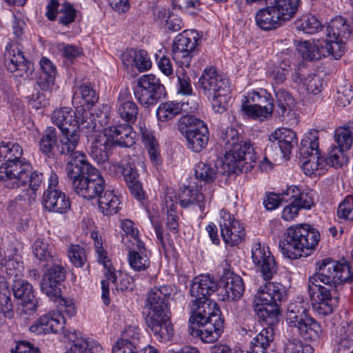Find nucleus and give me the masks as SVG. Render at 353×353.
I'll return each mask as SVG.
<instances>
[{"label":"nucleus","mask_w":353,"mask_h":353,"mask_svg":"<svg viewBox=\"0 0 353 353\" xmlns=\"http://www.w3.org/2000/svg\"><path fill=\"white\" fill-rule=\"evenodd\" d=\"M334 139L336 147L349 150L353 142V125L337 128L334 131Z\"/></svg>","instance_id":"nucleus-55"},{"label":"nucleus","mask_w":353,"mask_h":353,"mask_svg":"<svg viewBox=\"0 0 353 353\" xmlns=\"http://www.w3.org/2000/svg\"><path fill=\"white\" fill-rule=\"evenodd\" d=\"M302 167L305 174L309 176L321 175L327 169L324 157H321L319 153L310 154V158L303 160Z\"/></svg>","instance_id":"nucleus-47"},{"label":"nucleus","mask_w":353,"mask_h":353,"mask_svg":"<svg viewBox=\"0 0 353 353\" xmlns=\"http://www.w3.org/2000/svg\"><path fill=\"white\" fill-rule=\"evenodd\" d=\"M346 50L344 39H334L328 38L323 43L324 57L332 56L335 59H339Z\"/></svg>","instance_id":"nucleus-54"},{"label":"nucleus","mask_w":353,"mask_h":353,"mask_svg":"<svg viewBox=\"0 0 353 353\" xmlns=\"http://www.w3.org/2000/svg\"><path fill=\"white\" fill-rule=\"evenodd\" d=\"M5 268L7 275L10 279H12V281L23 277L24 265L20 256L14 255L11 258H8L6 261Z\"/></svg>","instance_id":"nucleus-58"},{"label":"nucleus","mask_w":353,"mask_h":353,"mask_svg":"<svg viewBox=\"0 0 353 353\" xmlns=\"http://www.w3.org/2000/svg\"><path fill=\"white\" fill-rule=\"evenodd\" d=\"M199 88L210 100L215 112L223 113L228 107L230 97L229 80L214 67L205 68L199 79Z\"/></svg>","instance_id":"nucleus-8"},{"label":"nucleus","mask_w":353,"mask_h":353,"mask_svg":"<svg viewBox=\"0 0 353 353\" xmlns=\"http://www.w3.org/2000/svg\"><path fill=\"white\" fill-rule=\"evenodd\" d=\"M23 150L17 143H0V181L8 188L14 189L28 179L30 164L22 157Z\"/></svg>","instance_id":"nucleus-5"},{"label":"nucleus","mask_w":353,"mask_h":353,"mask_svg":"<svg viewBox=\"0 0 353 353\" xmlns=\"http://www.w3.org/2000/svg\"><path fill=\"white\" fill-rule=\"evenodd\" d=\"M134 95L143 107L149 108L165 98L166 92L159 78L152 74H148L138 79Z\"/></svg>","instance_id":"nucleus-11"},{"label":"nucleus","mask_w":353,"mask_h":353,"mask_svg":"<svg viewBox=\"0 0 353 353\" xmlns=\"http://www.w3.org/2000/svg\"><path fill=\"white\" fill-rule=\"evenodd\" d=\"M130 94L128 89L123 90L118 97L117 112L121 119L128 124L132 125L135 123L139 114L138 105L131 100H125V97Z\"/></svg>","instance_id":"nucleus-29"},{"label":"nucleus","mask_w":353,"mask_h":353,"mask_svg":"<svg viewBox=\"0 0 353 353\" xmlns=\"http://www.w3.org/2000/svg\"><path fill=\"white\" fill-rule=\"evenodd\" d=\"M58 134L55 128L50 126L43 131L39 141V150L48 157L58 152Z\"/></svg>","instance_id":"nucleus-33"},{"label":"nucleus","mask_w":353,"mask_h":353,"mask_svg":"<svg viewBox=\"0 0 353 353\" xmlns=\"http://www.w3.org/2000/svg\"><path fill=\"white\" fill-rule=\"evenodd\" d=\"M79 108L72 110L68 107L61 108L53 112L51 120L60 130L63 132L65 130H78V123L80 117L79 116Z\"/></svg>","instance_id":"nucleus-23"},{"label":"nucleus","mask_w":353,"mask_h":353,"mask_svg":"<svg viewBox=\"0 0 353 353\" xmlns=\"http://www.w3.org/2000/svg\"><path fill=\"white\" fill-rule=\"evenodd\" d=\"M97 201L99 209L105 216L117 214L121 209L119 197L112 190H105Z\"/></svg>","instance_id":"nucleus-34"},{"label":"nucleus","mask_w":353,"mask_h":353,"mask_svg":"<svg viewBox=\"0 0 353 353\" xmlns=\"http://www.w3.org/2000/svg\"><path fill=\"white\" fill-rule=\"evenodd\" d=\"M287 299L285 287L280 283L268 282L261 286L254 296L258 316L267 325H277L280 306Z\"/></svg>","instance_id":"nucleus-7"},{"label":"nucleus","mask_w":353,"mask_h":353,"mask_svg":"<svg viewBox=\"0 0 353 353\" xmlns=\"http://www.w3.org/2000/svg\"><path fill=\"white\" fill-rule=\"evenodd\" d=\"M307 303L296 301L290 303L287 308L286 322L292 330L305 341H315L322 333L321 325L308 314Z\"/></svg>","instance_id":"nucleus-10"},{"label":"nucleus","mask_w":353,"mask_h":353,"mask_svg":"<svg viewBox=\"0 0 353 353\" xmlns=\"http://www.w3.org/2000/svg\"><path fill=\"white\" fill-rule=\"evenodd\" d=\"M65 171L72 190L79 196L88 200L98 199L105 191L103 176L85 155H79L68 162Z\"/></svg>","instance_id":"nucleus-3"},{"label":"nucleus","mask_w":353,"mask_h":353,"mask_svg":"<svg viewBox=\"0 0 353 353\" xmlns=\"http://www.w3.org/2000/svg\"><path fill=\"white\" fill-rule=\"evenodd\" d=\"M179 203L183 208H190L193 205H197L201 212L205 208V196L197 189L186 188L179 195Z\"/></svg>","instance_id":"nucleus-40"},{"label":"nucleus","mask_w":353,"mask_h":353,"mask_svg":"<svg viewBox=\"0 0 353 353\" xmlns=\"http://www.w3.org/2000/svg\"><path fill=\"white\" fill-rule=\"evenodd\" d=\"M314 349L309 344H305L297 338L288 339L283 353H313Z\"/></svg>","instance_id":"nucleus-63"},{"label":"nucleus","mask_w":353,"mask_h":353,"mask_svg":"<svg viewBox=\"0 0 353 353\" xmlns=\"http://www.w3.org/2000/svg\"><path fill=\"white\" fill-rule=\"evenodd\" d=\"M188 102L179 103L173 101H168L161 103L157 110V117L161 122H166L174 119L182 112H190L196 109V105L188 108Z\"/></svg>","instance_id":"nucleus-28"},{"label":"nucleus","mask_w":353,"mask_h":353,"mask_svg":"<svg viewBox=\"0 0 353 353\" xmlns=\"http://www.w3.org/2000/svg\"><path fill=\"white\" fill-rule=\"evenodd\" d=\"M202 128L203 130L208 128L207 125L203 121L192 114L183 115L178 121V130L184 137L189 135L190 132L196 133Z\"/></svg>","instance_id":"nucleus-43"},{"label":"nucleus","mask_w":353,"mask_h":353,"mask_svg":"<svg viewBox=\"0 0 353 353\" xmlns=\"http://www.w3.org/2000/svg\"><path fill=\"white\" fill-rule=\"evenodd\" d=\"M104 135L111 141L113 145L130 148L135 143V132L132 125L123 123L110 125L103 130Z\"/></svg>","instance_id":"nucleus-21"},{"label":"nucleus","mask_w":353,"mask_h":353,"mask_svg":"<svg viewBox=\"0 0 353 353\" xmlns=\"http://www.w3.org/2000/svg\"><path fill=\"white\" fill-rule=\"evenodd\" d=\"M219 138L225 149L224 164L234 173L248 172L252 170L257 156L250 141L242 140L237 130L233 127L220 130Z\"/></svg>","instance_id":"nucleus-4"},{"label":"nucleus","mask_w":353,"mask_h":353,"mask_svg":"<svg viewBox=\"0 0 353 353\" xmlns=\"http://www.w3.org/2000/svg\"><path fill=\"white\" fill-rule=\"evenodd\" d=\"M0 306L5 316L10 318L13 315V305L9 282L4 276H0Z\"/></svg>","instance_id":"nucleus-49"},{"label":"nucleus","mask_w":353,"mask_h":353,"mask_svg":"<svg viewBox=\"0 0 353 353\" xmlns=\"http://www.w3.org/2000/svg\"><path fill=\"white\" fill-rule=\"evenodd\" d=\"M252 340V353H259V351L265 350L274 339V327L276 325H268Z\"/></svg>","instance_id":"nucleus-50"},{"label":"nucleus","mask_w":353,"mask_h":353,"mask_svg":"<svg viewBox=\"0 0 353 353\" xmlns=\"http://www.w3.org/2000/svg\"><path fill=\"white\" fill-rule=\"evenodd\" d=\"M192 335L199 336L205 343H214L222 334L224 319L217 303L211 299L192 301L189 304Z\"/></svg>","instance_id":"nucleus-1"},{"label":"nucleus","mask_w":353,"mask_h":353,"mask_svg":"<svg viewBox=\"0 0 353 353\" xmlns=\"http://www.w3.org/2000/svg\"><path fill=\"white\" fill-rule=\"evenodd\" d=\"M345 152L346 150L336 145H332L327 152V157L324 158L326 168L332 167L337 169L347 163L348 158Z\"/></svg>","instance_id":"nucleus-53"},{"label":"nucleus","mask_w":353,"mask_h":353,"mask_svg":"<svg viewBox=\"0 0 353 353\" xmlns=\"http://www.w3.org/2000/svg\"><path fill=\"white\" fill-rule=\"evenodd\" d=\"M220 214L219 225L224 242L230 246L237 245L245 235L243 226L226 210H221Z\"/></svg>","instance_id":"nucleus-17"},{"label":"nucleus","mask_w":353,"mask_h":353,"mask_svg":"<svg viewBox=\"0 0 353 353\" xmlns=\"http://www.w3.org/2000/svg\"><path fill=\"white\" fill-rule=\"evenodd\" d=\"M46 16L50 21L57 20L59 24L68 26L75 21L78 10L66 1L50 0L46 6Z\"/></svg>","instance_id":"nucleus-20"},{"label":"nucleus","mask_w":353,"mask_h":353,"mask_svg":"<svg viewBox=\"0 0 353 353\" xmlns=\"http://www.w3.org/2000/svg\"><path fill=\"white\" fill-rule=\"evenodd\" d=\"M353 280V272L346 260L334 261L326 258L316 263V272L308 280V285L331 287Z\"/></svg>","instance_id":"nucleus-9"},{"label":"nucleus","mask_w":353,"mask_h":353,"mask_svg":"<svg viewBox=\"0 0 353 353\" xmlns=\"http://www.w3.org/2000/svg\"><path fill=\"white\" fill-rule=\"evenodd\" d=\"M307 288L313 310L322 316L331 314L339 303L336 289L310 285Z\"/></svg>","instance_id":"nucleus-14"},{"label":"nucleus","mask_w":353,"mask_h":353,"mask_svg":"<svg viewBox=\"0 0 353 353\" xmlns=\"http://www.w3.org/2000/svg\"><path fill=\"white\" fill-rule=\"evenodd\" d=\"M44 208L49 212L63 214L70 208L69 199L60 190H46L43 195Z\"/></svg>","instance_id":"nucleus-24"},{"label":"nucleus","mask_w":353,"mask_h":353,"mask_svg":"<svg viewBox=\"0 0 353 353\" xmlns=\"http://www.w3.org/2000/svg\"><path fill=\"white\" fill-rule=\"evenodd\" d=\"M112 146L111 141L105 135H96L91 143L90 154L97 163H105L106 168L107 165H110V163L106 161L108 160Z\"/></svg>","instance_id":"nucleus-30"},{"label":"nucleus","mask_w":353,"mask_h":353,"mask_svg":"<svg viewBox=\"0 0 353 353\" xmlns=\"http://www.w3.org/2000/svg\"><path fill=\"white\" fill-rule=\"evenodd\" d=\"M255 20L256 25L264 30L276 29L283 24L272 6H268L258 10L255 15Z\"/></svg>","instance_id":"nucleus-32"},{"label":"nucleus","mask_w":353,"mask_h":353,"mask_svg":"<svg viewBox=\"0 0 353 353\" xmlns=\"http://www.w3.org/2000/svg\"><path fill=\"white\" fill-rule=\"evenodd\" d=\"M277 112L281 117H285L292 110L294 105V99L292 95L283 88H274Z\"/></svg>","instance_id":"nucleus-45"},{"label":"nucleus","mask_w":353,"mask_h":353,"mask_svg":"<svg viewBox=\"0 0 353 353\" xmlns=\"http://www.w3.org/2000/svg\"><path fill=\"white\" fill-rule=\"evenodd\" d=\"M297 29L307 34H314L322 28L321 21L314 15L306 14L295 22Z\"/></svg>","instance_id":"nucleus-57"},{"label":"nucleus","mask_w":353,"mask_h":353,"mask_svg":"<svg viewBox=\"0 0 353 353\" xmlns=\"http://www.w3.org/2000/svg\"><path fill=\"white\" fill-rule=\"evenodd\" d=\"M43 266L48 267L43 277L54 280L55 283H63L65 279L66 270L64 268L61 260L57 258L49 263V265L44 264Z\"/></svg>","instance_id":"nucleus-56"},{"label":"nucleus","mask_w":353,"mask_h":353,"mask_svg":"<svg viewBox=\"0 0 353 353\" xmlns=\"http://www.w3.org/2000/svg\"><path fill=\"white\" fill-rule=\"evenodd\" d=\"M252 259L265 281L272 279L278 270L277 263L269 248L260 243L253 245Z\"/></svg>","instance_id":"nucleus-16"},{"label":"nucleus","mask_w":353,"mask_h":353,"mask_svg":"<svg viewBox=\"0 0 353 353\" xmlns=\"http://www.w3.org/2000/svg\"><path fill=\"white\" fill-rule=\"evenodd\" d=\"M68 340L72 341L73 345L67 353H104L100 344L97 342L88 343L83 339H79L76 331L68 336Z\"/></svg>","instance_id":"nucleus-41"},{"label":"nucleus","mask_w":353,"mask_h":353,"mask_svg":"<svg viewBox=\"0 0 353 353\" xmlns=\"http://www.w3.org/2000/svg\"><path fill=\"white\" fill-rule=\"evenodd\" d=\"M269 140L280 148L283 157L291 153V150L298 143L296 133L288 128L277 129L269 137Z\"/></svg>","instance_id":"nucleus-25"},{"label":"nucleus","mask_w":353,"mask_h":353,"mask_svg":"<svg viewBox=\"0 0 353 353\" xmlns=\"http://www.w3.org/2000/svg\"><path fill=\"white\" fill-rule=\"evenodd\" d=\"M80 135L79 130H65L61 132L59 139L58 152L62 155H68L71 157L69 162L79 155H85L78 151H76L77 147L79 143Z\"/></svg>","instance_id":"nucleus-26"},{"label":"nucleus","mask_w":353,"mask_h":353,"mask_svg":"<svg viewBox=\"0 0 353 353\" xmlns=\"http://www.w3.org/2000/svg\"><path fill=\"white\" fill-rule=\"evenodd\" d=\"M108 271L105 270V275L107 279L111 281L114 285L117 290L125 291L132 290L134 284L131 278L128 277L127 275H123L121 273H119V281H118L117 276L113 267L110 270V275H108Z\"/></svg>","instance_id":"nucleus-62"},{"label":"nucleus","mask_w":353,"mask_h":353,"mask_svg":"<svg viewBox=\"0 0 353 353\" xmlns=\"http://www.w3.org/2000/svg\"><path fill=\"white\" fill-rule=\"evenodd\" d=\"M99 100V97L91 84H81L73 95V103H79L77 108H84L85 105H94Z\"/></svg>","instance_id":"nucleus-36"},{"label":"nucleus","mask_w":353,"mask_h":353,"mask_svg":"<svg viewBox=\"0 0 353 353\" xmlns=\"http://www.w3.org/2000/svg\"><path fill=\"white\" fill-rule=\"evenodd\" d=\"M221 280L223 283L221 290L223 300L234 301L242 296L245 287L240 276L228 271L225 272Z\"/></svg>","instance_id":"nucleus-22"},{"label":"nucleus","mask_w":353,"mask_h":353,"mask_svg":"<svg viewBox=\"0 0 353 353\" xmlns=\"http://www.w3.org/2000/svg\"><path fill=\"white\" fill-rule=\"evenodd\" d=\"M217 290V283L214 279L209 274L201 275L195 277L192 281L190 288V295L195 299H199L200 301L209 299L210 296Z\"/></svg>","instance_id":"nucleus-27"},{"label":"nucleus","mask_w":353,"mask_h":353,"mask_svg":"<svg viewBox=\"0 0 353 353\" xmlns=\"http://www.w3.org/2000/svg\"><path fill=\"white\" fill-rule=\"evenodd\" d=\"M141 132L142 141L146 148L150 161L155 165H159L161 162L159 147L158 142L154 137L152 132L145 128H140Z\"/></svg>","instance_id":"nucleus-42"},{"label":"nucleus","mask_w":353,"mask_h":353,"mask_svg":"<svg viewBox=\"0 0 353 353\" xmlns=\"http://www.w3.org/2000/svg\"><path fill=\"white\" fill-rule=\"evenodd\" d=\"M79 116L80 117L78 123V129L85 130L86 133L97 132V121L92 111L86 110L85 108H79Z\"/></svg>","instance_id":"nucleus-60"},{"label":"nucleus","mask_w":353,"mask_h":353,"mask_svg":"<svg viewBox=\"0 0 353 353\" xmlns=\"http://www.w3.org/2000/svg\"><path fill=\"white\" fill-rule=\"evenodd\" d=\"M273 1L272 6L283 23L294 17L300 4V0Z\"/></svg>","instance_id":"nucleus-39"},{"label":"nucleus","mask_w":353,"mask_h":353,"mask_svg":"<svg viewBox=\"0 0 353 353\" xmlns=\"http://www.w3.org/2000/svg\"><path fill=\"white\" fill-rule=\"evenodd\" d=\"M337 216L339 219L353 220V195L346 196L339 203L337 208Z\"/></svg>","instance_id":"nucleus-64"},{"label":"nucleus","mask_w":353,"mask_h":353,"mask_svg":"<svg viewBox=\"0 0 353 353\" xmlns=\"http://www.w3.org/2000/svg\"><path fill=\"white\" fill-rule=\"evenodd\" d=\"M32 250L34 256L40 261H43L47 265L58 257L53 254L52 246L43 239H37L32 246Z\"/></svg>","instance_id":"nucleus-51"},{"label":"nucleus","mask_w":353,"mask_h":353,"mask_svg":"<svg viewBox=\"0 0 353 353\" xmlns=\"http://www.w3.org/2000/svg\"><path fill=\"white\" fill-rule=\"evenodd\" d=\"M61 285L62 283H55L54 280L52 281L45 277H43L40 283L41 292L54 301L61 298Z\"/></svg>","instance_id":"nucleus-61"},{"label":"nucleus","mask_w":353,"mask_h":353,"mask_svg":"<svg viewBox=\"0 0 353 353\" xmlns=\"http://www.w3.org/2000/svg\"><path fill=\"white\" fill-rule=\"evenodd\" d=\"M172 288L168 285L154 287L148 292L145 307L148 312L145 322L161 342L171 339L174 330L170 321V299Z\"/></svg>","instance_id":"nucleus-2"},{"label":"nucleus","mask_w":353,"mask_h":353,"mask_svg":"<svg viewBox=\"0 0 353 353\" xmlns=\"http://www.w3.org/2000/svg\"><path fill=\"white\" fill-rule=\"evenodd\" d=\"M280 241L279 248L283 256L296 259L303 256L305 250L316 248L320 240V233L308 224H297L289 227Z\"/></svg>","instance_id":"nucleus-6"},{"label":"nucleus","mask_w":353,"mask_h":353,"mask_svg":"<svg viewBox=\"0 0 353 353\" xmlns=\"http://www.w3.org/2000/svg\"><path fill=\"white\" fill-rule=\"evenodd\" d=\"M327 37L334 39H347L351 34L350 26L341 16L332 19L326 28Z\"/></svg>","instance_id":"nucleus-37"},{"label":"nucleus","mask_w":353,"mask_h":353,"mask_svg":"<svg viewBox=\"0 0 353 353\" xmlns=\"http://www.w3.org/2000/svg\"><path fill=\"white\" fill-rule=\"evenodd\" d=\"M158 18L164 22L165 28L172 32H177L184 26L183 21L177 14L165 8L158 10Z\"/></svg>","instance_id":"nucleus-52"},{"label":"nucleus","mask_w":353,"mask_h":353,"mask_svg":"<svg viewBox=\"0 0 353 353\" xmlns=\"http://www.w3.org/2000/svg\"><path fill=\"white\" fill-rule=\"evenodd\" d=\"M296 48L302 57L310 61L319 60L324 57L323 43L319 41H300Z\"/></svg>","instance_id":"nucleus-38"},{"label":"nucleus","mask_w":353,"mask_h":353,"mask_svg":"<svg viewBox=\"0 0 353 353\" xmlns=\"http://www.w3.org/2000/svg\"><path fill=\"white\" fill-rule=\"evenodd\" d=\"M200 42L201 38L196 30L183 31L178 34L174 41L172 58L179 62L181 67L189 68Z\"/></svg>","instance_id":"nucleus-13"},{"label":"nucleus","mask_w":353,"mask_h":353,"mask_svg":"<svg viewBox=\"0 0 353 353\" xmlns=\"http://www.w3.org/2000/svg\"><path fill=\"white\" fill-rule=\"evenodd\" d=\"M65 320L63 315L59 312H53L41 316L29 328L36 334L50 333L63 334L68 339L72 332L65 330Z\"/></svg>","instance_id":"nucleus-15"},{"label":"nucleus","mask_w":353,"mask_h":353,"mask_svg":"<svg viewBox=\"0 0 353 353\" xmlns=\"http://www.w3.org/2000/svg\"><path fill=\"white\" fill-rule=\"evenodd\" d=\"M12 290L15 299L20 301L21 312L28 315L34 314L38 307V301L32 285L26 280H13Z\"/></svg>","instance_id":"nucleus-18"},{"label":"nucleus","mask_w":353,"mask_h":353,"mask_svg":"<svg viewBox=\"0 0 353 353\" xmlns=\"http://www.w3.org/2000/svg\"><path fill=\"white\" fill-rule=\"evenodd\" d=\"M4 62L10 72H18V76L29 77L32 72V65L28 61L23 52L15 44L9 45L6 48Z\"/></svg>","instance_id":"nucleus-19"},{"label":"nucleus","mask_w":353,"mask_h":353,"mask_svg":"<svg viewBox=\"0 0 353 353\" xmlns=\"http://www.w3.org/2000/svg\"><path fill=\"white\" fill-rule=\"evenodd\" d=\"M127 247L129 250L128 260L130 268L136 272H141L148 269L150 261L145 248V244L143 243V248H137V250H132V248L130 245H127Z\"/></svg>","instance_id":"nucleus-35"},{"label":"nucleus","mask_w":353,"mask_h":353,"mask_svg":"<svg viewBox=\"0 0 353 353\" xmlns=\"http://www.w3.org/2000/svg\"><path fill=\"white\" fill-rule=\"evenodd\" d=\"M121 228L125 234V236L123 237V242L125 245H128L126 240L128 242H132V244L134 245L136 248H143V242L139 238V231L132 221L129 219L123 221Z\"/></svg>","instance_id":"nucleus-59"},{"label":"nucleus","mask_w":353,"mask_h":353,"mask_svg":"<svg viewBox=\"0 0 353 353\" xmlns=\"http://www.w3.org/2000/svg\"><path fill=\"white\" fill-rule=\"evenodd\" d=\"M123 64L127 68L135 67L139 72L146 71L152 67L148 53L143 50L131 49L122 54Z\"/></svg>","instance_id":"nucleus-31"},{"label":"nucleus","mask_w":353,"mask_h":353,"mask_svg":"<svg viewBox=\"0 0 353 353\" xmlns=\"http://www.w3.org/2000/svg\"><path fill=\"white\" fill-rule=\"evenodd\" d=\"M194 175L201 183L210 185L209 188H211L212 183L217 177V168L214 165L201 161L194 166Z\"/></svg>","instance_id":"nucleus-46"},{"label":"nucleus","mask_w":353,"mask_h":353,"mask_svg":"<svg viewBox=\"0 0 353 353\" xmlns=\"http://www.w3.org/2000/svg\"><path fill=\"white\" fill-rule=\"evenodd\" d=\"M274 107L270 94L265 90L253 91L244 97L241 110L248 117L263 121L271 117Z\"/></svg>","instance_id":"nucleus-12"},{"label":"nucleus","mask_w":353,"mask_h":353,"mask_svg":"<svg viewBox=\"0 0 353 353\" xmlns=\"http://www.w3.org/2000/svg\"><path fill=\"white\" fill-rule=\"evenodd\" d=\"M187 141V147L194 152H200L205 148L209 141L208 128H202L198 130V132L193 134L189 133V135L185 137Z\"/></svg>","instance_id":"nucleus-48"},{"label":"nucleus","mask_w":353,"mask_h":353,"mask_svg":"<svg viewBox=\"0 0 353 353\" xmlns=\"http://www.w3.org/2000/svg\"><path fill=\"white\" fill-rule=\"evenodd\" d=\"M319 131L311 130L306 133L301 142L299 149L302 161L310 157V154L319 153Z\"/></svg>","instance_id":"nucleus-44"}]
</instances>
